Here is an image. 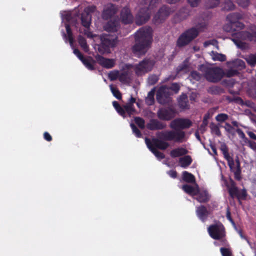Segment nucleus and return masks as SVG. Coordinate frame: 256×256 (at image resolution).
Returning a JSON list of instances; mask_svg holds the SVG:
<instances>
[{
    "instance_id": "obj_32",
    "label": "nucleus",
    "mask_w": 256,
    "mask_h": 256,
    "mask_svg": "<svg viewBox=\"0 0 256 256\" xmlns=\"http://www.w3.org/2000/svg\"><path fill=\"white\" fill-rule=\"evenodd\" d=\"M212 58L214 60H219L220 62L225 61L226 60V56L225 55L221 54H219L214 51H212L210 53Z\"/></svg>"
},
{
    "instance_id": "obj_39",
    "label": "nucleus",
    "mask_w": 256,
    "mask_h": 256,
    "mask_svg": "<svg viewBox=\"0 0 256 256\" xmlns=\"http://www.w3.org/2000/svg\"><path fill=\"white\" fill-rule=\"evenodd\" d=\"M235 6L232 2L230 0H226L222 8L226 10H231L234 8Z\"/></svg>"
},
{
    "instance_id": "obj_7",
    "label": "nucleus",
    "mask_w": 256,
    "mask_h": 256,
    "mask_svg": "<svg viewBox=\"0 0 256 256\" xmlns=\"http://www.w3.org/2000/svg\"><path fill=\"white\" fill-rule=\"evenodd\" d=\"M210 236L214 240H220L224 244L226 242V232L224 226L220 222L210 225L208 228Z\"/></svg>"
},
{
    "instance_id": "obj_6",
    "label": "nucleus",
    "mask_w": 256,
    "mask_h": 256,
    "mask_svg": "<svg viewBox=\"0 0 256 256\" xmlns=\"http://www.w3.org/2000/svg\"><path fill=\"white\" fill-rule=\"evenodd\" d=\"M200 70L203 72L206 79L210 82H218L224 76V72L219 68H208L202 66Z\"/></svg>"
},
{
    "instance_id": "obj_3",
    "label": "nucleus",
    "mask_w": 256,
    "mask_h": 256,
    "mask_svg": "<svg viewBox=\"0 0 256 256\" xmlns=\"http://www.w3.org/2000/svg\"><path fill=\"white\" fill-rule=\"evenodd\" d=\"M158 0H142L140 9L136 16V22L138 25L145 23L150 17L149 10L156 6Z\"/></svg>"
},
{
    "instance_id": "obj_62",
    "label": "nucleus",
    "mask_w": 256,
    "mask_h": 256,
    "mask_svg": "<svg viewBox=\"0 0 256 256\" xmlns=\"http://www.w3.org/2000/svg\"><path fill=\"white\" fill-rule=\"evenodd\" d=\"M248 146L252 150H256V142L252 141L248 142Z\"/></svg>"
},
{
    "instance_id": "obj_20",
    "label": "nucleus",
    "mask_w": 256,
    "mask_h": 256,
    "mask_svg": "<svg viewBox=\"0 0 256 256\" xmlns=\"http://www.w3.org/2000/svg\"><path fill=\"white\" fill-rule=\"evenodd\" d=\"M244 26L242 23L238 21L230 26L225 25L224 26V29L226 32H232L242 30L244 28Z\"/></svg>"
},
{
    "instance_id": "obj_26",
    "label": "nucleus",
    "mask_w": 256,
    "mask_h": 256,
    "mask_svg": "<svg viewBox=\"0 0 256 256\" xmlns=\"http://www.w3.org/2000/svg\"><path fill=\"white\" fill-rule=\"evenodd\" d=\"M192 158L190 156L185 155L179 158L178 164L181 167L186 168L192 164Z\"/></svg>"
},
{
    "instance_id": "obj_43",
    "label": "nucleus",
    "mask_w": 256,
    "mask_h": 256,
    "mask_svg": "<svg viewBox=\"0 0 256 256\" xmlns=\"http://www.w3.org/2000/svg\"><path fill=\"white\" fill-rule=\"evenodd\" d=\"M210 128L211 130V132L212 134H214L218 136H220L221 133L220 130V128L218 126L214 124V123H212L210 124Z\"/></svg>"
},
{
    "instance_id": "obj_30",
    "label": "nucleus",
    "mask_w": 256,
    "mask_h": 256,
    "mask_svg": "<svg viewBox=\"0 0 256 256\" xmlns=\"http://www.w3.org/2000/svg\"><path fill=\"white\" fill-rule=\"evenodd\" d=\"M91 15L84 12L82 15V24L86 28H88L91 23Z\"/></svg>"
},
{
    "instance_id": "obj_19",
    "label": "nucleus",
    "mask_w": 256,
    "mask_h": 256,
    "mask_svg": "<svg viewBox=\"0 0 256 256\" xmlns=\"http://www.w3.org/2000/svg\"><path fill=\"white\" fill-rule=\"evenodd\" d=\"M150 142L152 147L162 150H166L170 146L168 142L156 138H153L152 140H150Z\"/></svg>"
},
{
    "instance_id": "obj_10",
    "label": "nucleus",
    "mask_w": 256,
    "mask_h": 256,
    "mask_svg": "<svg viewBox=\"0 0 256 256\" xmlns=\"http://www.w3.org/2000/svg\"><path fill=\"white\" fill-rule=\"evenodd\" d=\"M175 112L171 108H160L157 112L158 118L164 120H170L175 116Z\"/></svg>"
},
{
    "instance_id": "obj_42",
    "label": "nucleus",
    "mask_w": 256,
    "mask_h": 256,
    "mask_svg": "<svg viewBox=\"0 0 256 256\" xmlns=\"http://www.w3.org/2000/svg\"><path fill=\"white\" fill-rule=\"evenodd\" d=\"M108 78L111 80H114L118 78L120 79V72L118 70H113L110 72L108 74Z\"/></svg>"
},
{
    "instance_id": "obj_27",
    "label": "nucleus",
    "mask_w": 256,
    "mask_h": 256,
    "mask_svg": "<svg viewBox=\"0 0 256 256\" xmlns=\"http://www.w3.org/2000/svg\"><path fill=\"white\" fill-rule=\"evenodd\" d=\"M119 28L118 21H109L104 26V29L110 32H114L116 31Z\"/></svg>"
},
{
    "instance_id": "obj_52",
    "label": "nucleus",
    "mask_w": 256,
    "mask_h": 256,
    "mask_svg": "<svg viewBox=\"0 0 256 256\" xmlns=\"http://www.w3.org/2000/svg\"><path fill=\"white\" fill-rule=\"evenodd\" d=\"M158 80V77L155 75H151L148 78V82L151 85L155 84Z\"/></svg>"
},
{
    "instance_id": "obj_38",
    "label": "nucleus",
    "mask_w": 256,
    "mask_h": 256,
    "mask_svg": "<svg viewBox=\"0 0 256 256\" xmlns=\"http://www.w3.org/2000/svg\"><path fill=\"white\" fill-rule=\"evenodd\" d=\"M228 192L230 196L232 198L239 197L240 195L239 194V190L235 186L232 184L230 187L229 188Z\"/></svg>"
},
{
    "instance_id": "obj_2",
    "label": "nucleus",
    "mask_w": 256,
    "mask_h": 256,
    "mask_svg": "<svg viewBox=\"0 0 256 256\" xmlns=\"http://www.w3.org/2000/svg\"><path fill=\"white\" fill-rule=\"evenodd\" d=\"M135 44L132 48L134 54L140 56L144 55L151 46L152 30L150 27H143L134 34Z\"/></svg>"
},
{
    "instance_id": "obj_28",
    "label": "nucleus",
    "mask_w": 256,
    "mask_h": 256,
    "mask_svg": "<svg viewBox=\"0 0 256 256\" xmlns=\"http://www.w3.org/2000/svg\"><path fill=\"white\" fill-rule=\"evenodd\" d=\"M198 196L196 198V200L200 202H206L210 200V196L206 190L199 192L196 194Z\"/></svg>"
},
{
    "instance_id": "obj_36",
    "label": "nucleus",
    "mask_w": 256,
    "mask_h": 256,
    "mask_svg": "<svg viewBox=\"0 0 256 256\" xmlns=\"http://www.w3.org/2000/svg\"><path fill=\"white\" fill-rule=\"evenodd\" d=\"M233 66L238 70H241L245 68L246 65L242 60L237 59L233 62Z\"/></svg>"
},
{
    "instance_id": "obj_12",
    "label": "nucleus",
    "mask_w": 256,
    "mask_h": 256,
    "mask_svg": "<svg viewBox=\"0 0 256 256\" xmlns=\"http://www.w3.org/2000/svg\"><path fill=\"white\" fill-rule=\"evenodd\" d=\"M117 10L118 9L116 6L112 4H108L104 8L102 17L104 20H108L113 16Z\"/></svg>"
},
{
    "instance_id": "obj_22",
    "label": "nucleus",
    "mask_w": 256,
    "mask_h": 256,
    "mask_svg": "<svg viewBox=\"0 0 256 256\" xmlns=\"http://www.w3.org/2000/svg\"><path fill=\"white\" fill-rule=\"evenodd\" d=\"M145 142L148 148L154 154V156L158 158V159L162 160L164 158V154L163 153L158 150L156 148L152 147V146L150 144V139H148V138H146Z\"/></svg>"
},
{
    "instance_id": "obj_25",
    "label": "nucleus",
    "mask_w": 256,
    "mask_h": 256,
    "mask_svg": "<svg viewBox=\"0 0 256 256\" xmlns=\"http://www.w3.org/2000/svg\"><path fill=\"white\" fill-rule=\"evenodd\" d=\"M182 188L186 192L192 196H196L198 191V186L196 184L194 186L185 184L182 186Z\"/></svg>"
},
{
    "instance_id": "obj_46",
    "label": "nucleus",
    "mask_w": 256,
    "mask_h": 256,
    "mask_svg": "<svg viewBox=\"0 0 256 256\" xmlns=\"http://www.w3.org/2000/svg\"><path fill=\"white\" fill-rule=\"evenodd\" d=\"M228 118V114H220L217 115L216 117V119L218 122H223L227 120Z\"/></svg>"
},
{
    "instance_id": "obj_35",
    "label": "nucleus",
    "mask_w": 256,
    "mask_h": 256,
    "mask_svg": "<svg viewBox=\"0 0 256 256\" xmlns=\"http://www.w3.org/2000/svg\"><path fill=\"white\" fill-rule=\"evenodd\" d=\"M244 59L246 61L248 64L251 66L256 64V54H251L246 56Z\"/></svg>"
},
{
    "instance_id": "obj_48",
    "label": "nucleus",
    "mask_w": 256,
    "mask_h": 256,
    "mask_svg": "<svg viewBox=\"0 0 256 256\" xmlns=\"http://www.w3.org/2000/svg\"><path fill=\"white\" fill-rule=\"evenodd\" d=\"M96 6L94 5L90 6L84 8V12L86 14L90 15L92 13L94 12L96 10Z\"/></svg>"
},
{
    "instance_id": "obj_56",
    "label": "nucleus",
    "mask_w": 256,
    "mask_h": 256,
    "mask_svg": "<svg viewBox=\"0 0 256 256\" xmlns=\"http://www.w3.org/2000/svg\"><path fill=\"white\" fill-rule=\"evenodd\" d=\"M220 252L222 256H232V254L230 250L226 248H221Z\"/></svg>"
},
{
    "instance_id": "obj_8",
    "label": "nucleus",
    "mask_w": 256,
    "mask_h": 256,
    "mask_svg": "<svg viewBox=\"0 0 256 256\" xmlns=\"http://www.w3.org/2000/svg\"><path fill=\"white\" fill-rule=\"evenodd\" d=\"M198 26V29L196 28H192L188 30L183 33L178 40V46H182L188 44L190 41L198 36V32L200 31H202L206 26L202 25V27L199 26Z\"/></svg>"
},
{
    "instance_id": "obj_54",
    "label": "nucleus",
    "mask_w": 256,
    "mask_h": 256,
    "mask_svg": "<svg viewBox=\"0 0 256 256\" xmlns=\"http://www.w3.org/2000/svg\"><path fill=\"white\" fill-rule=\"evenodd\" d=\"M238 4L243 8L248 6L249 4V0H236Z\"/></svg>"
},
{
    "instance_id": "obj_14",
    "label": "nucleus",
    "mask_w": 256,
    "mask_h": 256,
    "mask_svg": "<svg viewBox=\"0 0 256 256\" xmlns=\"http://www.w3.org/2000/svg\"><path fill=\"white\" fill-rule=\"evenodd\" d=\"M120 19L125 24H130L133 22L134 16L128 8L124 7L121 10Z\"/></svg>"
},
{
    "instance_id": "obj_17",
    "label": "nucleus",
    "mask_w": 256,
    "mask_h": 256,
    "mask_svg": "<svg viewBox=\"0 0 256 256\" xmlns=\"http://www.w3.org/2000/svg\"><path fill=\"white\" fill-rule=\"evenodd\" d=\"M167 88L162 87L160 88L156 94V99L161 104H164L168 103L170 101V98L165 94Z\"/></svg>"
},
{
    "instance_id": "obj_49",
    "label": "nucleus",
    "mask_w": 256,
    "mask_h": 256,
    "mask_svg": "<svg viewBox=\"0 0 256 256\" xmlns=\"http://www.w3.org/2000/svg\"><path fill=\"white\" fill-rule=\"evenodd\" d=\"M228 162V165L230 169V170L234 168L236 166V164H235L232 158L230 156L225 158Z\"/></svg>"
},
{
    "instance_id": "obj_45",
    "label": "nucleus",
    "mask_w": 256,
    "mask_h": 256,
    "mask_svg": "<svg viewBox=\"0 0 256 256\" xmlns=\"http://www.w3.org/2000/svg\"><path fill=\"white\" fill-rule=\"evenodd\" d=\"M220 150L222 152L224 158H226L230 156L228 152V148L225 144L222 143L221 144L220 146Z\"/></svg>"
},
{
    "instance_id": "obj_61",
    "label": "nucleus",
    "mask_w": 256,
    "mask_h": 256,
    "mask_svg": "<svg viewBox=\"0 0 256 256\" xmlns=\"http://www.w3.org/2000/svg\"><path fill=\"white\" fill-rule=\"evenodd\" d=\"M237 73V72L235 70H230L227 72L226 74L228 76L230 77L234 76Z\"/></svg>"
},
{
    "instance_id": "obj_1",
    "label": "nucleus",
    "mask_w": 256,
    "mask_h": 256,
    "mask_svg": "<svg viewBox=\"0 0 256 256\" xmlns=\"http://www.w3.org/2000/svg\"><path fill=\"white\" fill-rule=\"evenodd\" d=\"M192 124V122L188 118H178L172 120L170 126L175 130H166L159 132L157 136L161 139L169 141H174L178 143H182L187 140L186 132L182 130L189 128Z\"/></svg>"
},
{
    "instance_id": "obj_59",
    "label": "nucleus",
    "mask_w": 256,
    "mask_h": 256,
    "mask_svg": "<svg viewBox=\"0 0 256 256\" xmlns=\"http://www.w3.org/2000/svg\"><path fill=\"white\" fill-rule=\"evenodd\" d=\"M170 88L177 92L180 89V86L177 84H172Z\"/></svg>"
},
{
    "instance_id": "obj_60",
    "label": "nucleus",
    "mask_w": 256,
    "mask_h": 256,
    "mask_svg": "<svg viewBox=\"0 0 256 256\" xmlns=\"http://www.w3.org/2000/svg\"><path fill=\"white\" fill-rule=\"evenodd\" d=\"M44 139L48 142H50L52 140V138L51 136L48 132H45L44 133Z\"/></svg>"
},
{
    "instance_id": "obj_58",
    "label": "nucleus",
    "mask_w": 256,
    "mask_h": 256,
    "mask_svg": "<svg viewBox=\"0 0 256 256\" xmlns=\"http://www.w3.org/2000/svg\"><path fill=\"white\" fill-rule=\"evenodd\" d=\"M73 52L74 54L76 55L80 60H81L84 58V56L81 54L78 49L74 48Z\"/></svg>"
},
{
    "instance_id": "obj_29",
    "label": "nucleus",
    "mask_w": 256,
    "mask_h": 256,
    "mask_svg": "<svg viewBox=\"0 0 256 256\" xmlns=\"http://www.w3.org/2000/svg\"><path fill=\"white\" fill-rule=\"evenodd\" d=\"M179 106L182 109H186L188 108V97L186 94H182L178 99Z\"/></svg>"
},
{
    "instance_id": "obj_16",
    "label": "nucleus",
    "mask_w": 256,
    "mask_h": 256,
    "mask_svg": "<svg viewBox=\"0 0 256 256\" xmlns=\"http://www.w3.org/2000/svg\"><path fill=\"white\" fill-rule=\"evenodd\" d=\"M128 66H126L128 70H124L121 72H120V79L119 80L123 83H129L132 78V72L129 70L132 67Z\"/></svg>"
},
{
    "instance_id": "obj_18",
    "label": "nucleus",
    "mask_w": 256,
    "mask_h": 256,
    "mask_svg": "<svg viewBox=\"0 0 256 256\" xmlns=\"http://www.w3.org/2000/svg\"><path fill=\"white\" fill-rule=\"evenodd\" d=\"M188 152L185 146L177 147L170 152V156L172 158L184 156Z\"/></svg>"
},
{
    "instance_id": "obj_47",
    "label": "nucleus",
    "mask_w": 256,
    "mask_h": 256,
    "mask_svg": "<svg viewBox=\"0 0 256 256\" xmlns=\"http://www.w3.org/2000/svg\"><path fill=\"white\" fill-rule=\"evenodd\" d=\"M220 0H208L207 6L209 8H213L218 6L220 3Z\"/></svg>"
},
{
    "instance_id": "obj_11",
    "label": "nucleus",
    "mask_w": 256,
    "mask_h": 256,
    "mask_svg": "<svg viewBox=\"0 0 256 256\" xmlns=\"http://www.w3.org/2000/svg\"><path fill=\"white\" fill-rule=\"evenodd\" d=\"M95 58L100 65L108 69L113 68L115 65V60L114 59L106 58L99 54L96 55Z\"/></svg>"
},
{
    "instance_id": "obj_34",
    "label": "nucleus",
    "mask_w": 256,
    "mask_h": 256,
    "mask_svg": "<svg viewBox=\"0 0 256 256\" xmlns=\"http://www.w3.org/2000/svg\"><path fill=\"white\" fill-rule=\"evenodd\" d=\"M231 171L234 173V177L236 180H240V162L238 159L236 160V168Z\"/></svg>"
},
{
    "instance_id": "obj_41",
    "label": "nucleus",
    "mask_w": 256,
    "mask_h": 256,
    "mask_svg": "<svg viewBox=\"0 0 256 256\" xmlns=\"http://www.w3.org/2000/svg\"><path fill=\"white\" fill-rule=\"evenodd\" d=\"M154 92L153 90H151L148 94V96L146 98V102L147 104L150 106L153 104L154 98Z\"/></svg>"
},
{
    "instance_id": "obj_44",
    "label": "nucleus",
    "mask_w": 256,
    "mask_h": 256,
    "mask_svg": "<svg viewBox=\"0 0 256 256\" xmlns=\"http://www.w3.org/2000/svg\"><path fill=\"white\" fill-rule=\"evenodd\" d=\"M134 122L140 128L144 129L145 127L144 120L140 117L134 118Z\"/></svg>"
},
{
    "instance_id": "obj_13",
    "label": "nucleus",
    "mask_w": 256,
    "mask_h": 256,
    "mask_svg": "<svg viewBox=\"0 0 256 256\" xmlns=\"http://www.w3.org/2000/svg\"><path fill=\"white\" fill-rule=\"evenodd\" d=\"M166 124L156 119H150L146 124V128L151 130H161L165 128Z\"/></svg>"
},
{
    "instance_id": "obj_55",
    "label": "nucleus",
    "mask_w": 256,
    "mask_h": 256,
    "mask_svg": "<svg viewBox=\"0 0 256 256\" xmlns=\"http://www.w3.org/2000/svg\"><path fill=\"white\" fill-rule=\"evenodd\" d=\"M191 76L192 78H193L194 80H200L202 78L201 75L198 72L196 71L192 72Z\"/></svg>"
},
{
    "instance_id": "obj_57",
    "label": "nucleus",
    "mask_w": 256,
    "mask_h": 256,
    "mask_svg": "<svg viewBox=\"0 0 256 256\" xmlns=\"http://www.w3.org/2000/svg\"><path fill=\"white\" fill-rule=\"evenodd\" d=\"M188 2L192 7H196L200 4L201 0H188Z\"/></svg>"
},
{
    "instance_id": "obj_64",
    "label": "nucleus",
    "mask_w": 256,
    "mask_h": 256,
    "mask_svg": "<svg viewBox=\"0 0 256 256\" xmlns=\"http://www.w3.org/2000/svg\"><path fill=\"white\" fill-rule=\"evenodd\" d=\"M168 174L170 176L173 178H176V177L177 173L174 170H170L168 172Z\"/></svg>"
},
{
    "instance_id": "obj_31",
    "label": "nucleus",
    "mask_w": 256,
    "mask_h": 256,
    "mask_svg": "<svg viewBox=\"0 0 256 256\" xmlns=\"http://www.w3.org/2000/svg\"><path fill=\"white\" fill-rule=\"evenodd\" d=\"M66 31L67 36L64 33V36L66 38V40H68L70 44L72 47H73V37L72 32L71 31L70 26L68 24L66 25Z\"/></svg>"
},
{
    "instance_id": "obj_63",
    "label": "nucleus",
    "mask_w": 256,
    "mask_h": 256,
    "mask_svg": "<svg viewBox=\"0 0 256 256\" xmlns=\"http://www.w3.org/2000/svg\"><path fill=\"white\" fill-rule=\"evenodd\" d=\"M247 134L251 138L256 140V134L253 132L248 131L247 132Z\"/></svg>"
},
{
    "instance_id": "obj_21",
    "label": "nucleus",
    "mask_w": 256,
    "mask_h": 256,
    "mask_svg": "<svg viewBox=\"0 0 256 256\" xmlns=\"http://www.w3.org/2000/svg\"><path fill=\"white\" fill-rule=\"evenodd\" d=\"M196 214L198 218L204 222L208 216L209 212L204 206H200L196 208Z\"/></svg>"
},
{
    "instance_id": "obj_51",
    "label": "nucleus",
    "mask_w": 256,
    "mask_h": 256,
    "mask_svg": "<svg viewBox=\"0 0 256 256\" xmlns=\"http://www.w3.org/2000/svg\"><path fill=\"white\" fill-rule=\"evenodd\" d=\"M130 126L133 132L136 134V136L138 138L141 137V132L136 126L133 124H131Z\"/></svg>"
},
{
    "instance_id": "obj_50",
    "label": "nucleus",
    "mask_w": 256,
    "mask_h": 256,
    "mask_svg": "<svg viewBox=\"0 0 256 256\" xmlns=\"http://www.w3.org/2000/svg\"><path fill=\"white\" fill-rule=\"evenodd\" d=\"M224 128L228 133L232 134H234V128L230 124L226 123Z\"/></svg>"
},
{
    "instance_id": "obj_33",
    "label": "nucleus",
    "mask_w": 256,
    "mask_h": 256,
    "mask_svg": "<svg viewBox=\"0 0 256 256\" xmlns=\"http://www.w3.org/2000/svg\"><path fill=\"white\" fill-rule=\"evenodd\" d=\"M182 179L184 181L189 183L195 182V178L193 174L188 172L184 171L182 172Z\"/></svg>"
},
{
    "instance_id": "obj_4",
    "label": "nucleus",
    "mask_w": 256,
    "mask_h": 256,
    "mask_svg": "<svg viewBox=\"0 0 256 256\" xmlns=\"http://www.w3.org/2000/svg\"><path fill=\"white\" fill-rule=\"evenodd\" d=\"M250 32H240L234 34L236 37L232 38L233 42L238 48L246 50L248 48V44L243 42V40H256V28L252 26L250 28Z\"/></svg>"
},
{
    "instance_id": "obj_5",
    "label": "nucleus",
    "mask_w": 256,
    "mask_h": 256,
    "mask_svg": "<svg viewBox=\"0 0 256 256\" xmlns=\"http://www.w3.org/2000/svg\"><path fill=\"white\" fill-rule=\"evenodd\" d=\"M155 64V61L150 58H145L134 65H130L138 76H142L151 71Z\"/></svg>"
},
{
    "instance_id": "obj_9",
    "label": "nucleus",
    "mask_w": 256,
    "mask_h": 256,
    "mask_svg": "<svg viewBox=\"0 0 256 256\" xmlns=\"http://www.w3.org/2000/svg\"><path fill=\"white\" fill-rule=\"evenodd\" d=\"M112 105L117 112L123 117L126 116V113L130 116L135 110L134 106L127 103L122 106L117 102L114 101L112 102Z\"/></svg>"
},
{
    "instance_id": "obj_37",
    "label": "nucleus",
    "mask_w": 256,
    "mask_h": 256,
    "mask_svg": "<svg viewBox=\"0 0 256 256\" xmlns=\"http://www.w3.org/2000/svg\"><path fill=\"white\" fill-rule=\"evenodd\" d=\"M78 42L83 50L86 52H88V46L87 44L85 38L82 36H79L78 38Z\"/></svg>"
},
{
    "instance_id": "obj_23",
    "label": "nucleus",
    "mask_w": 256,
    "mask_h": 256,
    "mask_svg": "<svg viewBox=\"0 0 256 256\" xmlns=\"http://www.w3.org/2000/svg\"><path fill=\"white\" fill-rule=\"evenodd\" d=\"M244 18V14L242 13L234 12L228 15L226 18L229 22L230 24L228 25L230 26L234 23L239 21Z\"/></svg>"
},
{
    "instance_id": "obj_40",
    "label": "nucleus",
    "mask_w": 256,
    "mask_h": 256,
    "mask_svg": "<svg viewBox=\"0 0 256 256\" xmlns=\"http://www.w3.org/2000/svg\"><path fill=\"white\" fill-rule=\"evenodd\" d=\"M110 87L113 95L118 100H121L122 98V94L118 89L116 88L114 86L112 85H110Z\"/></svg>"
},
{
    "instance_id": "obj_24",
    "label": "nucleus",
    "mask_w": 256,
    "mask_h": 256,
    "mask_svg": "<svg viewBox=\"0 0 256 256\" xmlns=\"http://www.w3.org/2000/svg\"><path fill=\"white\" fill-rule=\"evenodd\" d=\"M80 60L89 70H92L95 69L94 64L96 61L92 57H84Z\"/></svg>"
},
{
    "instance_id": "obj_15",
    "label": "nucleus",
    "mask_w": 256,
    "mask_h": 256,
    "mask_svg": "<svg viewBox=\"0 0 256 256\" xmlns=\"http://www.w3.org/2000/svg\"><path fill=\"white\" fill-rule=\"evenodd\" d=\"M170 12L169 8L166 6H162L155 16L154 18L155 21L158 22H161L170 15Z\"/></svg>"
},
{
    "instance_id": "obj_53",
    "label": "nucleus",
    "mask_w": 256,
    "mask_h": 256,
    "mask_svg": "<svg viewBox=\"0 0 256 256\" xmlns=\"http://www.w3.org/2000/svg\"><path fill=\"white\" fill-rule=\"evenodd\" d=\"M214 45L216 46V47L218 48V46L217 45V42L215 40H211L208 41H206L204 42V47H207L209 45Z\"/></svg>"
}]
</instances>
